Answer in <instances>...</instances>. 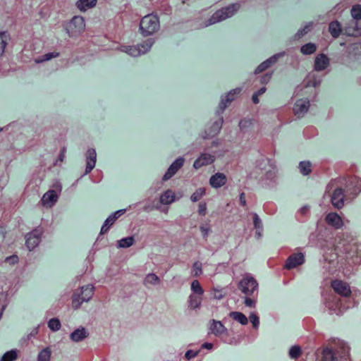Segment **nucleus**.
<instances>
[{
  "instance_id": "1",
  "label": "nucleus",
  "mask_w": 361,
  "mask_h": 361,
  "mask_svg": "<svg viewBox=\"0 0 361 361\" xmlns=\"http://www.w3.org/2000/svg\"><path fill=\"white\" fill-rule=\"evenodd\" d=\"M326 192L331 197V202L335 208L341 209L344 206V200L348 197L338 179H334L326 186Z\"/></svg>"
},
{
  "instance_id": "2",
  "label": "nucleus",
  "mask_w": 361,
  "mask_h": 361,
  "mask_svg": "<svg viewBox=\"0 0 361 361\" xmlns=\"http://www.w3.org/2000/svg\"><path fill=\"white\" fill-rule=\"evenodd\" d=\"M240 8V4L239 3H234L218 9L211 18L204 23V26L207 27L232 17L239 11Z\"/></svg>"
},
{
  "instance_id": "3",
  "label": "nucleus",
  "mask_w": 361,
  "mask_h": 361,
  "mask_svg": "<svg viewBox=\"0 0 361 361\" xmlns=\"http://www.w3.org/2000/svg\"><path fill=\"white\" fill-rule=\"evenodd\" d=\"M345 190L346 195L355 198L361 192V178L356 176L337 178Z\"/></svg>"
},
{
  "instance_id": "4",
  "label": "nucleus",
  "mask_w": 361,
  "mask_h": 361,
  "mask_svg": "<svg viewBox=\"0 0 361 361\" xmlns=\"http://www.w3.org/2000/svg\"><path fill=\"white\" fill-rule=\"evenodd\" d=\"M94 295V287L87 285L76 289L72 295L71 305L74 310L80 308L84 302L89 301Z\"/></svg>"
},
{
  "instance_id": "5",
  "label": "nucleus",
  "mask_w": 361,
  "mask_h": 361,
  "mask_svg": "<svg viewBox=\"0 0 361 361\" xmlns=\"http://www.w3.org/2000/svg\"><path fill=\"white\" fill-rule=\"evenodd\" d=\"M159 19L157 15L148 14L144 16L140 23V29L144 36H149L159 29Z\"/></svg>"
},
{
  "instance_id": "6",
  "label": "nucleus",
  "mask_w": 361,
  "mask_h": 361,
  "mask_svg": "<svg viewBox=\"0 0 361 361\" xmlns=\"http://www.w3.org/2000/svg\"><path fill=\"white\" fill-rule=\"evenodd\" d=\"M238 288L247 296L255 297L258 293V283L253 276L246 274L240 281Z\"/></svg>"
},
{
  "instance_id": "7",
  "label": "nucleus",
  "mask_w": 361,
  "mask_h": 361,
  "mask_svg": "<svg viewBox=\"0 0 361 361\" xmlns=\"http://www.w3.org/2000/svg\"><path fill=\"white\" fill-rule=\"evenodd\" d=\"M61 192V185L59 183L53 184L51 188L45 192L41 199V202L46 207H51L58 200Z\"/></svg>"
},
{
  "instance_id": "8",
  "label": "nucleus",
  "mask_w": 361,
  "mask_h": 361,
  "mask_svg": "<svg viewBox=\"0 0 361 361\" xmlns=\"http://www.w3.org/2000/svg\"><path fill=\"white\" fill-rule=\"evenodd\" d=\"M43 233V227L39 226L26 234L25 245L29 250H32L39 245Z\"/></svg>"
},
{
  "instance_id": "9",
  "label": "nucleus",
  "mask_w": 361,
  "mask_h": 361,
  "mask_svg": "<svg viewBox=\"0 0 361 361\" xmlns=\"http://www.w3.org/2000/svg\"><path fill=\"white\" fill-rule=\"evenodd\" d=\"M85 30V22L82 16H74L68 25V30L72 35L83 32Z\"/></svg>"
},
{
  "instance_id": "10",
  "label": "nucleus",
  "mask_w": 361,
  "mask_h": 361,
  "mask_svg": "<svg viewBox=\"0 0 361 361\" xmlns=\"http://www.w3.org/2000/svg\"><path fill=\"white\" fill-rule=\"evenodd\" d=\"M331 287L336 293L341 296L350 297L351 295L349 285L341 280L336 279L332 281Z\"/></svg>"
},
{
  "instance_id": "11",
  "label": "nucleus",
  "mask_w": 361,
  "mask_h": 361,
  "mask_svg": "<svg viewBox=\"0 0 361 361\" xmlns=\"http://www.w3.org/2000/svg\"><path fill=\"white\" fill-rule=\"evenodd\" d=\"M185 159L183 157L176 159L169 166L167 171L164 175L162 180L166 181L171 178L184 164Z\"/></svg>"
},
{
  "instance_id": "12",
  "label": "nucleus",
  "mask_w": 361,
  "mask_h": 361,
  "mask_svg": "<svg viewBox=\"0 0 361 361\" xmlns=\"http://www.w3.org/2000/svg\"><path fill=\"white\" fill-rule=\"evenodd\" d=\"M310 107V102L308 100H298L293 108V114L298 118L302 116L307 112Z\"/></svg>"
},
{
  "instance_id": "13",
  "label": "nucleus",
  "mask_w": 361,
  "mask_h": 361,
  "mask_svg": "<svg viewBox=\"0 0 361 361\" xmlns=\"http://www.w3.org/2000/svg\"><path fill=\"white\" fill-rule=\"evenodd\" d=\"M304 262V256L302 253H295L290 255L284 265V268L291 269Z\"/></svg>"
},
{
  "instance_id": "14",
  "label": "nucleus",
  "mask_w": 361,
  "mask_h": 361,
  "mask_svg": "<svg viewBox=\"0 0 361 361\" xmlns=\"http://www.w3.org/2000/svg\"><path fill=\"white\" fill-rule=\"evenodd\" d=\"M214 160V156L210 154L203 153L195 161L193 167L195 169H199L204 166H207L212 164Z\"/></svg>"
},
{
  "instance_id": "15",
  "label": "nucleus",
  "mask_w": 361,
  "mask_h": 361,
  "mask_svg": "<svg viewBox=\"0 0 361 361\" xmlns=\"http://www.w3.org/2000/svg\"><path fill=\"white\" fill-rule=\"evenodd\" d=\"M277 59L274 56H272L266 61H263L260 63L255 71V75H259L261 73H264L268 71H272L271 70V67L276 62Z\"/></svg>"
},
{
  "instance_id": "16",
  "label": "nucleus",
  "mask_w": 361,
  "mask_h": 361,
  "mask_svg": "<svg viewBox=\"0 0 361 361\" xmlns=\"http://www.w3.org/2000/svg\"><path fill=\"white\" fill-rule=\"evenodd\" d=\"M97 153L94 149H89L86 154L85 173H89L95 166Z\"/></svg>"
},
{
  "instance_id": "17",
  "label": "nucleus",
  "mask_w": 361,
  "mask_h": 361,
  "mask_svg": "<svg viewBox=\"0 0 361 361\" xmlns=\"http://www.w3.org/2000/svg\"><path fill=\"white\" fill-rule=\"evenodd\" d=\"M326 224L336 228H341L343 225L341 217L335 212L329 213L325 218Z\"/></svg>"
},
{
  "instance_id": "18",
  "label": "nucleus",
  "mask_w": 361,
  "mask_h": 361,
  "mask_svg": "<svg viewBox=\"0 0 361 361\" xmlns=\"http://www.w3.org/2000/svg\"><path fill=\"white\" fill-rule=\"evenodd\" d=\"M316 361H338V358L334 357L331 350L324 348L317 350Z\"/></svg>"
},
{
  "instance_id": "19",
  "label": "nucleus",
  "mask_w": 361,
  "mask_h": 361,
  "mask_svg": "<svg viewBox=\"0 0 361 361\" xmlns=\"http://www.w3.org/2000/svg\"><path fill=\"white\" fill-rule=\"evenodd\" d=\"M227 182V177L222 173H216L209 179L210 185L215 188L224 185Z\"/></svg>"
},
{
  "instance_id": "20",
  "label": "nucleus",
  "mask_w": 361,
  "mask_h": 361,
  "mask_svg": "<svg viewBox=\"0 0 361 361\" xmlns=\"http://www.w3.org/2000/svg\"><path fill=\"white\" fill-rule=\"evenodd\" d=\"M328 57L324 54H318L314 60V69L317 71H324L329 66Z\"/></svg>"
},
{
  "instance_id": "21",
  "label": "nucleus",
  "mask_w": 361,
  "mask_h": 361,
  "mask_svg": "<svg viewBox=\"0 0 361 361\" xmlns=\"http://www.w3.org/2000/svg\"><path fill=\"white\" fill-rule=\"evenodd\" d=\"M241 88L238 87L231 90L221 100V104L226 108L228 104L234 101L241 93Z\"/></svg>"
},
{
  "instance_id": "22",
  "label": "nucleus",
  "mask_w": 361,
  "mask_h": 361,
  "mask_svg": "<svg viewBox=\"0 0 361 361\" xmlns=\"http://www.w3.org/2000/svg\"><path fill=\"white\" fill-rule=\"evenodd\" d=\"M89 334L84 327L75 329L71 333L70 338L74 342H80L88 336Z\"/></svg>"
},
{
  "instance_id": "23",
  "label": "nucleus",
  "mask_w": 361,
  "mask_h": 361,
  "mask_svg": "<svg viewBox=\"0 0 361 361\" xmlns=\"http://www.w3.org/2000/svg\"><path fill=\"white\" fill-rule=\"evenodd\" d=\"M97 0H78L77 8L81 11H86L94 8L97 5Z\"/></svg>"
},
{
  "instance_id": "24",
  "label": "nucleus",
  "mask_w": 361,
  "mask_h": 361,
  "mask_svg": "<svg viewBox=\"0 0 361 361\" xmlns=\"http://www.w3.org/2000/svg\"><path fill=\"white\" fill-rule=\"evenodd\" d=\"M176 195L171 190H167L160 196V202L163 204H170L175 201Z\"/></svg>"
},
{
  "instance_id": "25",
  "label": "nucleus",
  "mask_w": 361,
  "mask_h": 361,
  "mask_svg": "<svg viewBox=\"0 0 361 361\" xmlns=\"http://www.w3.org/2000/svg\"><path fill=\"white\" fill-rule=\"evenodd\" d=\"M202 296L196 294H190L188 300V307L191 310L200 308L202 301Z\"/></svg>"
},
{
  "instance_id": "26",
  "label": "nucleus",
  "mask_w": 361,
  "mask_h": 361,
  "mask_svg": "<svg viewBox=\"0 0 361 361\" xmlns=\"http://www.w3.org/2000/svg\"><path fill=\"white\" fill-rule=\"evenodd\" d=\"M329 30L334 38H337L341 33V25L337 20L332 21L329 25Z\"/></svg>"
},
{
  "instance_id": "27",
  "label": "nucleus",
  "mask_w": 361,
  "mask_h": 361,
  "mask_svg": "<svg viewBox=\"0 0 361 361\" xmlns=\"http://www.w3.org/2000/svg\"><path fill=\"white\" fill-rule=\"evenodd\" d=\"M229 316L231 318H232L233 320L237 321L240 324L243 325H246L248 323V319L247 317L240 312H231L229 314Z\"/></svg>"
},
{
  "instance_id": "28",
  "label": "nucleus",
  "mask_w": 361,
  "mask_h": 361,
  "mask_svg": "<svg viewBox=\"0 0 361 361\" xmlns=\"http://www.w3.org/2000/svg\"><path fill=\"white\" fill-rule=\"evenodd\" d=\"M19 350L15 349L4 354L0 361H15L18 357Z\"/></svg>"
},
{
  "instance_id": "29",
  "label": "nucleus",
  "mask_w": 361,
  "mask_h": 361,
  "mask_svg": "<svg viewBox=\"0 0 361 361\" xmlns=\"http://www.w3.org/2000/svg\"><path fill=\"white\" fill-rule=\"evenodd\" d=\"M8 39L9 36L6 32H0V58L3 56L5 51Z\"/></svg>"
},
{
  "instance_id": "30",
  "label": "nucleus",
  "mask_w": 361,
  "mask_h": 361,
  "mask_svg": "<svg viewBox=\"0 0 361 361\" xmlns=\"http://www.w3.org/2000/svg\"><path fill=\"white\" fill-rule=\"evenodd\" d=\"M299 169L301 173L307 176L311 173L312 171V166L310 161H304L299 164Z\"/></svg>"
},
{
  "instance_id": "31",
  "label": "nucleus",
  "mask_w": 361,
  "mask_h": 361,
  "mask_svg": "<svg viewBox=\"0 0 361 361\" xmlns=\"http://www.w3.org/2000/svg\"><path fill=\"white\" fill-rule=\"evenodd\" d=\"M317 50V46L314 43H307L300 48V51L305 55H309L314 53Z\"/></svg>"
},
{
  "instance_id": "32",
  "label": "nucleus",
  "mask_w": 361,
  "mask_h": 361,
  "mask_svg": "<svg viewBox=\"0 0 361 361\" xmlns=\"http://www.w3.org/2000/svg\"><path fill=\"white\" fill-rule=\"evenodd\" d=\"M191 294H196L199 295H203L204 290L200 285V283L197 280H194L191 283Z\"/></svg>"
},
{
  "instance_id": "33",
  "label": "nucleus",
  "mask_w": 361,
  "mask_h": 361,
  "mask_svg": "<svg viewBox=\"0 0 361 361\" xmlns=\"http://www.w3.org/2000/svg\"><path fill=\"white\" fill-rule=\"evenodd\" d=\"M211 330L212 332L215 335H219L224 331L225 327L221 322H216L214 320L213 324L211 327Z\"/></svg>"
},
{
  "instance_id": "34",
  "label": "nucleus",
  "mask_w": 361,
  "mask_h": 361,
  "mask_svg": "<svg viewBox=\"0 0 361 361\" xmlns=\"http://www.w3.org/2000/svg\"><path fill=\"white\" fill-rule=\"evenodd\" d=\"M153 42L151 39H147L137 44L141 54H146L151 49Z\"/></svg>"
},
{
  "instance_id": "35",
  "label": "nucleus",
  "mask_w": 361,
  "mask_h": 361,
  "mask_svg": "<svg viewBox=\"0 0 361 361\" xmlns=\"http://www.w3.org/2000/svg\"><path fill=\"white\" fill-rule=\"evenodd\" d=\"M272 71H268L264 73L257 75L256 80L261 84H267L269 82L272 76Z\"/></svg>"
},
{
  "instance_id": "36",
  "label": "nucleus",
  "mask_w": 361,
  "mask_h": 361,
  "mask_svg": "<svg viewBox=\"0 0 361 361\" xmlns=\"http://www.w3.org/2000/svg\"><path fill=\"white\" fill-rule=\"evenodd\" d=\"M51 355V351L49 348H46L39 352L37 361H49Z\"/></svg>"
},
{
  "instance_id": "37",
  "label": "nucleus",
  "mask_w": 361,
  "mask_h": 361,
  "mask_svg": "<svg viewBox=\"0 0 361 361\" xmlns=\"http://www.w3.org/2000/svg\"><path fill=\"white\" fill-rule=\"evenodd\" d=\"M160 281V279L155 274H149L144 279V284H159Z\"/></svg>"
},
{
  "instance_id": "38",
  "label": "nucleus",
  "mask_w": 361,
  "mask_h": 361,
  "mask_svg": "<svg viewBox=\"0 0 361 361\" xmlns=\"http://www.w3.org/2000/svg\"><path fill=\"white\" fill-rule=\"evenodd\" d=\"M206 194V189L204 188H200L191 195L190 200L193 202H197Z\"/></svg>"
},
{
  "instance_id": "39",
  "label": "nucleus",
  "mask_w": 361,
  "mask_h": 361,
  "mask_svg": "<svg viewBox=\"0 0 361 361\" xmlns=\"http://www.w3.org/2000/svg\"><path fill=\"white\" fill-rule=\"evenodd\" d=\"M125 212V210H118L114 214L109 216L106 220L105 221V223L106 224H109V226L111 227L116 221V220L121 216L123 213Z\"/></svg>"
},
{
  "instance_id": "40",
  "label": "nucleus",
  "mask_w": 361,
  "mask_h": 361,
  "mask_svg": "<svg viewBox=\"0 0 361 361\" xmlns=\"http://www.w3.org/2000/svg\"><path fill=\"white\" fill-rule=\"evenodd\" d=\"M302 354L301 348L299 345H293L289 350V355L291 358L298 359Z\"/></svg>"
},
{
  "instance_id": "41",
  "label": "nucleus",
  "mask_w": 361,
  "mask_h": 361,
  "mask_svg": "<svg viewBox=\"0 0 361 361\" xmlns=\"http://www.w3.org/2000/svg\"><path fill=\"white\" fill-rule=\"evenodd\" d=\"M59 54L57 53V52H51V53H48V54H46L44 55H42L41 56H39L38 58H37L35 59V61L37 63H42V62H44V61H49L53 58H55V57H57L59 56Z\"/></svg>"
},
{
  "instance_id": "42",
  "label": "nucleus",
  "mask_w": 361,
  "mask_h": 361,
  "mask_svg": "<svg viewBox=\"0 0 361 361\" xmlns=\"http://www.w3.org/2000/svg\"><path fill=\"white\" fill-rule=\"evenodd\" d=\"M202 274V264L200 262L197 261L193 263L192 267V274L195 277H198Z\"/></svg>"
},
{
  "instance_id": "43",
  "label": "nucleus",
  "mask_w": 361,
  "mask_h": 361,
  "mask_svg": "<svg viewBox=\"0 0 361 361\" xmlns=\"http://www.w3.org/2000/svg\"><path fill=\"white\" fill-rule=\"evenodd\" d=\"M134 238L132 236L122 238L118 241V245L120 247H129L134 243Z\"/></svg>"
},
{
  "instance_id": "44",
  "label": "nucleus",
  "mask_w": 361,
  "mask_h": 361,
  "mask_svg": "<svg viewBox=\"0 0 361 361\" xmlns=\"http://www.w3.org/2000/svg\"><path fill=\"white\" fill-rule=\"evenodd\" d=\"M61 326V322L57 318H52L48 322L49 328L54 331L59 330Z\"/></svg>"
},
{
  "instance_id": "45",
  "label": "nucleus",
  "mask_w": 361,
  "mask_h": 361,
  "mask_svg": "<svg viewBox=\"0 0 361 361\" xmlns=\"http://www.w3.org/2000/svg\"><path fill=\"white\" fill-rule=\"evenodd\" d=\"M126 52L132 56H138L141 55L140 51L139 50V47L137 45L136 46H130L126 48Z\"/></svg>"
},
{
  "instance_id": "46",
  "label": "nucleus",
  "mask_w": 361,
  "mask_h": 361,
  "mask_svg": "<svg viewBox=\"0 0 361 361\" xmlns=\"http://www.w3.org/2000/svg\"><path fill=\"white\" fill-rule=\"evenodd\" d=\"M252 219H253V224H254L255 228L257 230H258V231L257 233L259 236H261L260 231L262 230V227L261 219H259V217L258 216V215L257 214H253Z\"/></svg>"
},
{
  "instance_id": "47",
  "label": "nucleus",
  "mask_w": 361,
  "mask_h": 361,
  "mask_svg": "<svg viewBox=\"0 0 361 361\" xmlns=\"http://www.w3.org/2000/svg\"><path fill=\"white\" fill-rule=\"evenodd\" d=\"M66 152V148L65 147H62L60 149V152H59L58 159L55 161V162L54 164V166H61V164L63 163V161L64 160Z\"/></svg>"
},
{
  "instance_id": "48",
  "label": "nucleus",
  "mask_w": 361,
  "mask_h": 361,
  "mask_svg": "<svg viewBox=\"0 0 361 361\" xmlns=\"http://www.w3.org/2000/svg\"><path fill=\"white\" fill-rule=\"evenodd\" d=\"M290 111V109L288 107H283L281 108L279 111V114H278V117L281 120V121H283V122H286V123H288L290 121L289 119H286L285 118V116L288 114Z\"/></svg>"
},
{
  "instance_id": "49",
  "label": "nucleus",
  "mask_w": 361,
  "mask_h": 361,
  "mask_svg": "<svg viewBox=\"0 0 361 361\" xmlns=\"http://www.w3.org/2000/svg\"><path fill=\"white\" fill-rule=\"evenodd\" d=\"M250 321L252 324L254 329H257L259 324V317L255 313H251L249 317Z\"/></svg>"
},
{
  "instance_id": "50",
  "label": "nucleus",
  "mask_w": 361,
  "mask_h": 361,
  "mask_svg": "<svg viewBox=\"0 0 361 361\" xmlns=\"http://www.w3.org/2000/svg\"><path fill=\"white\" fill-rule=\"evenodd\" d=\"M311 30V25H306L302 30H298V32L295 35V37L300 39L302 37L308 33Z\"/></svg>"
},
{
  "instance_id": "51",
  "label": "nucleus",
  "mask_w": 361,
  "mask_h": 361,
  "mask_svg": "<svg viewBox=\"0 0 361 361\" xmlns=\"http://www.w3.org/2000/svg\"><path fill=\"white\" fill-rule=\"evenodd\" d=\"M198 213L201 216H205L207 214V204L200 202L198 205Z\"/></svg>"
},
{
  "instance_id": "52",
  "label": "nucleus",
  "mask_w": 361,
  "mask_h": 361,
  "mask_svg": "<svg viewBox=\"0 0 361 361\" xmlns=\"http://www.w3.org/2000/svg\"><path fill=\"white\" fill-rule=\"evenodd\" d=\"M256 300L255 298H250V296H247L245 300V304L247 307H254L255 306Z\"/></svg>"
},
{
  "instance_id": "53",
  "label": "nucleus",
  "mask_w": 361,
  "mask_h": 361,
  "mask_svg": "<svg viewBox=\"0 0 361 361\" xmlns=\"http://www.w3.org/2000/svg\"><path fill=\"white\" fill-rule=\"evenodd\" d=\"M198 354V351H194L192 350H189L185 353V357L186 360H190V359L195 357Z\"/></svg>"
},
{
  "instance_id": "54",
  "label": "nucleus",
  "mask_w": 361,
  "mask_h": 361,
  "mask_svg": "<svg viewBox=\"0 0 361 361\" xmlns=\"http://www.w3.org/2000/svg\"><path fill=\"white\" fill-rule=\"evenodd\" d=\"M310 212V209L307 207H302L298 213L301 216V217H306L308 216Z\"/></svg>"
},
{
  "instance_id": "55",
  "label": "nucleus",
  "mask_w": 361,
  "mask_h": 361,
  "mask_svg": "<svg viewBox=\"0 0 361 361\" xmlns=\"http://www.w3.org/2000/svg\"><path fill=\"white\" fill-rule=\"evenodd\" d=\"M343 350L344 353L343 355L341 357V361H350L348 349L344 348Z\"/></svg>"
},
{
  "instance_id": "56",
  "label": "nucleus",
  "mask_w": 361,
  "mask_h": 361,
  "mask_svg": "<svg viewBox=\"0 0 361 361\" xmlns=\"http://www.w3.org/2000/svg\"><path fill=\"white\" fill-rule=\"evenodd\" d=\"M240 204L243 207H245L247 206L246 199H245V194L244 192H242L240 195Z\"/></svg>"
},
{
  "instance_id": "57",
  "label": "nucleus",
  "mask_w": 361,
  "mask_h": 361,
  "mask_svg": "<svg viewBox=\"0 0 361 361\" xmlns=\"http://www.w3.org/2000/svg\"><path fill=\"white\" fill-rule=\"evenodd\" d=\"M110 228V226H109V224H106L105 222L104 224V225L102 226V228H101V231H100V233L101 234H105L108 232L109 229Z\"/></svg>"
},
{
  "instance_id": "58",
  "label": "nucleus",
  "mask_w": 361,
  "mask_h": 361,
  "mask_svg": "<svg viewBox=\"0 0 361 361\" xmlns=\"http://www.w3.org/2000/svg\"><path fill=\"white\" fill-rule=\"evenodd\" d=\"M200 231H202L203 235L204 237H207L209 233V228L208 227L202 226H200Z\"/></svg>"
},
{
  "instance_id": "59",
  "label": "nucleus",
  "mask_w": 361,
  "mask_h": 361,
  "mask_svg": "<svg viewBox=\"0 0 361 361\" xmlns=\"http://www.w3.org/2000/svg\"><path fill=\"white\" fill-rule=\"evenodd\" d=\"M259 96L256 92L252 95V100L255 104H257L259 102Z\"/></svg>"
},
{
  "instance_id": "60",
  "label": "nucleus",
  "mask_w": 361,
  "mask_h": 361,
  "mask_svg": "<svg viewBox=\"0 0 361 361\" xmlns=\"http://www.w3.org/2000/svg\"><path fill=\"white\" fill-rule=\"evenodd\" d=\"M267 90V88L265 87H263L262 88H260L256 93L258 94V95H262V94H264Z\"/></svg>"
},
{
  "instance_id": "61",
  "label": "nucleus",
  "mask_w": 361,
  "mask_h": 361,
  "mask_svg": "<svg viewBox=\"0 0 361 361\" xmlns=\"http://www.w3.org/2000/svg\"><path fill=\"white\" fill-rule=\"evenodd\" d=\"M213 347V345L209 343H205L202 345V348H207V349H212Z\"/></svg>"
},
{
  "instance_id": "62",
  "label": "nucleus",
  "mask_w": 361,
  "mask_h": 361,
  "mask_svg": "<svg viewBox=\"0 0 361 361\" xmlns=\"http://www.w3.org/2000/svg\"><path fill=\"white\" fill-rule=\"evenodd\" d=\"M11 259H18V257H17V256L14 255V256L10 257H7L6 260L8 261Z\"/></svg>"
},
{
  "instance_id": "63",
  "label": "nucleus",
  "mask_w": 361,
  "mask_h": 361,
  "mask_svg": "<svg viewBox=\"0 0 361 361\" xmlns=\"http://www.w3.org/2000/svg\"><path fill=\"white\" fill-rule=\"evenodd\" d=\"M102 179V175L99 174L96 181H99Z\"/></svg>"
}]
</instances>
